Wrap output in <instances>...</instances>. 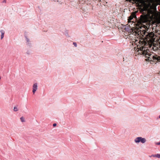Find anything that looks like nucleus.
Segmentation results:
<instances>
[{
  "instance_id": "f257e3e1",
  "label": "nucleus",
  "mask_w": 160,
  "mask_h": 160,
  "mask_svg": "<svg viewBox=\"0 0 160 160\" xmlns=\"http://www.w3.org/2000/svg\"><path fill=\"white\" fill-rule=\"evenodd\" d=\"M148 41H151L152 42H160L159 41H133L132 44L134 43L137 47V54L140 55H143L147 58L146 59L147 61H150L155 62V60L160 61V57L155 56L154 53H151L148 48V46L150 47V45Z\"/></svg>"
},
{
  "instance_id": "f03ea898",
  "label": "nucleus",
  "mask_w": 160,
  "mask_h": 160,
  "mask_svg": "<svg viewBox=\"0 0 160 160\" xmlns=\"http://www.w3.org/2000/svg\"><path fill=\"white\" fill-rule=\"evenodd\" d=\"M134 142L136 143L141 142L142 143H144L146 142V140L144 138H142V137H138L135 139Z\"/></svg>"
},
{
  "instance_id": "7ed1b4c3",
  "label": "nucleus",
  "mask_w": 160,
  "mask_h": 160,
  "mask_svg": "<svg viewBox=\"0 0 160 160\" xmlns=\"http://www.w3.org/2000/svg\"><path fill=\"white\" fill-rule=\"evenodd\" d=\"M38 84L37 83H34L32 86V92L34 94L37 90Z\"/></svg>"
},
{
  "instance_id": "20e7f679",
  "label": "nucleus",
  "mask_w": 160,
  "mask_h": 160,
  "mask_svg": "<svg viewBox=\"0 0 160 160\" xmlns=\"http://www.w3.org/2000/svg\"><path fill=\"white\" fill-rule=\"evenodd\" d=\"M147 21V19L146 17L145 16L142 15L141 16L140 18V21L141 23L146 22Z\"/></svg>"
},
{
  "instance_id": "39448f33",
  "label": "nucleus",
  "mask_w": 160,
  "mask_h": 160,
  "mask_svg": "<svg viewBox=\"0 0 160 160\" xmlns=\"http://www.w3.org/2000/svg\"><path fill=\"white\" fill-rule=\"evenodd\" d=\"M26 43L27 45L29 47H31L32 46V44L31 43V41H27V42H26Z\"/></svg>"
},
{
  "instance_id": "423d86ee",
  "label": "nucleus",
  "mask_w": 160,
  "mask_h": 160,
  "mask_svg": "<svg viewBox=\"0 0 160 160\" xmlns=\"http://www.w3.org/2000/svg\"><path fill=\"white\" fill-rule=\"evenodd\" d=\"M157 157L158 158H160V154H157L155 155H152L150 157Z\"/></svg>"
},
{
  "instance_id": "0eeeda50",
  "label": "nucleus",
  "mask_w": 160,
  "mask_h": 160,
  "mask_svg": "<svg viewBox=\"0 0 160 160\" xmlns=\"http://www.w3.org/2000/svg\"><path fill=\"white\" fill-rule=\"evenodd\" d=\"M133 19V17L132 16H131L129 17L128 18V22H132V20Z\"/></svg>"
},
{
  "instance_id": "6e6552de",
  "label": "nucleus",
  "mask_w": 160,
  "mask_h": 160,
  "mask_svg": "<svg viewBox=\"0 0 160 160\" xmlns=\"http://www.w3.org/2000/svg\"><path fill=\"white\" fill-rule=\"evenodd\" d=\"M20 119L21 121L22 122H25V120H24V118L23 117H22L20 118Z\"/></svg>"
},
{
  "instance_id": "1a4fd4ad",
  "label": "nucleus",
  "mask_w": 160,
  "mask_h": 160,
  "mask_svg": "<svg viewBox=\"0 0 160 160\" xmlns=\"http://www.w3.org/2000/svg\"><path fill=\"white\" fill-rule=\"evenodd\" d=\"M13 110L15 112H17L18 110V109L17 108V106H14V107Z\"/></svg>"
},
{
  "instance_id": "9d476101",
  "label": "nucleus",
  "mask_w": 160,
  "mask_h": 160,
  "mask_svg": "<svg viewBox=\"0 0 160 160\" xmlns=\"http://www.w3.org/2000/svg\"><path fill=\"white\" fill-rule=\"evenodd\" d=\"M1 35H2L4 36V32L3 30H1Z\"/></svg>"
},
{
  "instance_id": "9b49d317",
  "label": "nucleus",
  "mask_w": 160,
  "mask_h": 160,
  "mask_svg": "<svg viewBox=\"0 0 160 160\" xmlns=\"http://www.w3.org/2000/svg\"><path fill=\"white\" fill-rule=\"evenodd\" d=\"M73 44L75 47H77V43L76 42H73Z\"/></svg>"
},
{
  "instance_id": "f8f14e48",
  "label": "nucleus",
  "mask_w": 160,
  "mask_h": 160,
  "mask_svg": "<svg viewBox=\"0 0 160 160\" xmlns=\"http://www.w3.org/2000/svg\"><path fill=\"white\" fill-rule=\"evenodd\" d=\"M57 124L56 123H54L53 124V127H56L57 126Z\"/></svg>"
},
{
  "instance_id": "ddd939ff",
  "label": "nucleus",
  "mask_w": 160,
  "mask_h": 160,
  "mask_svg": "<svg viewBox=\"0 0 160 160\" xmlns=\"http://www.w3.org/2000/svg\"><path fill=\"white\" fill-rule=\"evenodd\" d=\"M26 53L28 55H29L30 54V52L28 51H27V52H26Z\"/></svg>"
},
{
  "instance_id": "4468645a",
  "label": "nucleus",
  "mask_w": 160,
  "mask_h": 160,
  "mask_svg": "<svg viewBox=\"0 0 160 160\" xmlns=\"http://www.w3.org/2000/svg\"><path fill=\"white\" fill-rule=\"evenodd\" d=\"M156 144L158 145H160V142H158L156 143Z\"/></svg>"
},
{
  "instance_id": "2eb2a0df",
  "label": "nucleus",
  "mask_w": 160,
  "mask_h": 160,
  "mask_svg": "<svg viewBox=\"0 0 160 160\" xmlns=\"http://www.w3.org/2000/svg\"><path fill=\"white\" fill-rule=\"evenodd\" d=\"M3 37H4V36L2 35H1V39H2V38H3Z\"/></svg>"
},
{
  "instance_id": "dca6fc26",
  "label": "nucleus",
  "mask_w": 160,
  "mask_h": 160,
  "mask_svg": "<svg viewBox=\"0 0 160 160\" xmlns=\"http://www.w3.org/2000/svg\"><path fill=\"white\" fill-rule=\"evenodd\" d=\"M149 40H155V39H150Z\"/></svg>"
},
{
  "instance_id": "f3484780",
  "label": "nucleus",
  "mask_w": 160,
  "mask_h": 160,
  "mask_svg": "<svg viewBox=\"0 0 160 160\" xmlns=\"http://www.w3.org/2000/svg\"><path fill=\"white\" fill-rule=\"evenodd\" d=\"M159 118H160V115L159 116Z\"/></svg>"
},
{
  "instance_id": "a211bd4d",
  "label": "nucleus",
  "mask_w": 160,
  "mask_h": 160,
  "mask_svg": "<svg viewBox=\"0 0 160 160\" xmlns=\"http://www.w3.org/2000/svg\"><path fill=\"white\" fill-rule=\"evenodd\" d=\"M157 40H160V39H157Z\"/></svg>"
}]
</instances>
